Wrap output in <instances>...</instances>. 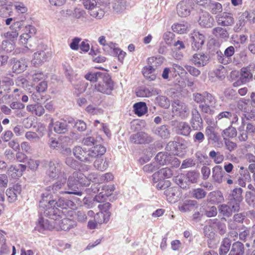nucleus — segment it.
Here are the masks:
<instances>
[{"label": "nucleus", "mask_w": 255, "mask_h": 255, "mask_svg": "<svg viewBox=\"0 0 255 255\" xmlns=\"http://www.w3.org/2000/svg\"><path fill=\"white\" fill-rule=\"evenodd\" d=\"M241 17L243 19L246 18L251 23H255V9L250 11H245L242 13Z\"/></svg>", "instance_id": "53"}, {"label": "nucleus", "mask_w": 255, "mask_h": 255, "mask_svg": "<svg viewBox=\"0 0 255 255\" xmlns=\"http://www.w3.org/2000/svg\"><path fill=\"white\" fill-rule=\"evenodd\" d=\"M212 181L214 183L221 184L224 180V176L225 175L222 167L220 165H216L212 168Z\"/></svg>", "instance_id": "23"}, {"label": "nucleus", "mask_w": 255, "mask_h": 255, "mask_svg": "<svg viewBox=\"0 0 255 255\" xmlns=\"http://www.w3.org/2000/svg\"><path fill=\"white\" fill-rule=\"evenodd\" d=\"M237 107L241 111L244 113H248L250 111L249 107H251L249 103V100L242 99L237 103Z\"/></svg>", "instance_id": "48"}, {"label": "nucleus", "mask_w": 255, "mask_h": 255, "mask_svg": "<svg viewBox=\"0 0 255 255\" xmlns=\"http://www.w3.org/2000/svg\"><path fill=\"white\" fill-rule=\"evenodd\" d=\"M153 132L162 138H167L170 136V131L168 127L163 125L155 128L152 130Z\"/></svg>", "instance_id": "31"}, {"label": "nucleus", "mask_w": 255, "mask_h": 255, "mask_svg": "<svg viewBox=\"0 0 255 255\" xmlns=\"http://www.w3.org/2000/svg\"><path fill=\"white\" fill-rule=\"evenodd\" d=\"M86 149L80 146H75L73 149V153L75 157L82 162L83 158L85 154Z\"/></svg>", "instance_id": "49"}, {"label": "nucleus", "mask_w": 255, "mask_h": 255, "mask_svg": "<svg viewBox=\"0 0 255 255\" xmlns=\"http://www.w3.org/2000/svg\"><path fill=\"white\" fill-rule=\"evenodd\" d=\"M96 158L94 162L95 168L102 171L105 170L109 166L108 160L107 158H98V157Z\"/></svg>", "instance_id": "34"}, {"label": "nucleus", "mask_w": 255, "mask_h": 255, "mask_svg": "<svg viewBox=\"0 0 255 255\" xmlns=\"http://www.w3.org/2000/svg\"><path fill=\"white\" fill-rule=\"evenodd\" d=\"M88 180L83 173L80 171H74L68 177L67 186L71 192H80L78 191L79 187L88 186Z\"/></svg>", "instance_id": "2"}, {"label": "nucleus", "mask_w": 255, "mask_h": 255, "mask_svg": "<svg viewBox=\"0 0 255 255\" xmlns=\"http://www.w3.org/2000/svg\"><path fill=\"white\" fill-rule=\"evenodd\" d=\"M159 168V166L157 163L153 162L144 165L143 167V170L144 172L151 173L158 169Z\"/></svg>", "instance_id": "59"}, {"label": "nucleus", "mask_w": 255, "mask_h": 255, "mask_svg": "<svg viewBox=\"0 0 255 255\" xmlns=\"http://www.w3.org/2000/svg\"><path fill=\"white\" fill-rule=\"evenodd\" d=\"M193 99L198 104L209 105V106H215L216 103L215 97L207 92H204L202 94L194 93L193 95Z\"/></svg>", "instance_id": "9"}, {"label": "nucleus", "mask_w": 255, "mask_h": 255, "mask_svg": "<svg viewBox=\"0 0 255 255\" xmlns=\"http://www.w3.org/2000/svg\"><path fill=\"white\" fill-rule=\"evenodd\" d=\"M186 24L175 23L172 26V29L174 32L179 34H183L186 32L187 29Z\"/></svg>", "instance_id": "52"}, {"label": "nucleus", "mask_w": 255, "mask_h": 255, "mask_svg": "<svg viewBox=\"0 0 255 255\" xmlns=\"http://www.w3.org/2000/svg\"><path fill=\"white\" fill-rule=\"evenodd\" d=\"M223 220L226 221V219L223 217L221 220L215 218L209 221L215 232H218L221 235H224L226 232V226L225 223L222 222Z\"/></svg>", "instance_id": "18"}, {"label": "nucleus", "mask_w": 255, "mask_h": 255, "mask_svg": "<svg viewBox=\"0 0 255 255\" xmlns=\"http://www.w3.org/2000/svg\"><path fill=\"white\" fill-rule=\"evenodd\" d=\"M198 207L197 201L195 200H187L178 206L179 210L182 212L191 211Z\"/></svg>", "instance_id": "28"}, {"label": "nucleus", "mask_w": 255, "mask_h": 255, "mask_svg": "<svg viewBox=\"0 0 255 255\" xmlns=\"http://www.w3.org/2000/svg\"><path fill=\"white\" fill-rule=\"evenodd\" d=\"M207 194V192L202 188L195 189L192 191V196L197 199L204 198Z\"/></svg>", "instance_id": "54"}, {"label": "nucleus", "mask_w": 255, "mask_h": 255, "mask_svg": "<svg viewBox=\"0 0 255 255\" xmlns=\"http://www.w3.org/2000/svg\"><path fill=\"white\" fill-rule=\"evenodd\" d=\"M234 47L230 46L225 49L224 54L221 51H217L216 52L217 59L221 64H228L231 62V57L234 55Z\"/></svg>", "instance_id": "12"}, {"label": "nucleus", "mask_w": 255, "mask_h": 255, "mask_svg": "<svg viewBox=\"0 0 255 255\" xmlns=\"http://www.w3.org/2000/svg\"><path fill=\"white\" fill-rule=\"evenodd\" d=\"M63 179L58 180L52 186H49L46 188L47 191H51L54 194H75L78 196L82 195V192H71L69 190L68 187L66 186V174L63 173Z\"/></svg>", "instance_id": "4"}, {"label": "nucleus", "mask_w": 255, "mask_h": 255, "mask_svg": "<svg viewBox=\"0 0 255 255\" xmlns=\"http://www.w3.org/2000/svg\"><path fill=\"white\" fill-rule=\"evenodd\" d=\"M61 169V165L58 163L50 161L48 164L46 174L50 178H56L59 176Z\"/></svg>", "instance_id": "24"}, {"label": "nucleus", "mask_w": 255, "mask_h": 255, "mask_svg": "<svg viewBox=\"0 0 255 255\" xmlns=\"http://www.w3.org/2000/svg\"><path fill=\"white\" fill-rule=\"evenodd\" d=\"M237 134V130L235 127L230 125L227 128L224 129L222 132V135L225 138H233Z\"/></svg>", "instance_id": "43"}, {"label": "nucleus", "mask_w": 255, "mask_h": 255, "mask_svg": "<svg viewBox=\"0 0 255 255\" xmlns=\"http://www.w3.org/2000/svg\"><path fill=\"white\" fill-rule=\"evenodd\" d=\"M172 113L182 119L187 118L189 110L187 104L179 100H174L171 104Z\"/></svg>", "instance_id": "7"}, {"label": "nucleus", "mask_w": 255, "mask_h": 255, "mask_svg": "<svg viewBox=\"0 0 255 255\" xmlns=\"http://www.w3.org/2000/svg\"><path fill=\"white\" fill-rule=\"evenodd\" d=\"M191 119L190 123L193 129L198 130L202 127L203 120L197 107L191 111Z\"/></svg>", "instance_id": "17"}, {"label": "nucleus", "mask_w": 255, "mask_h": 255, "mask_svg": "<svg viewBox=\"0 0 255 255\" xmlns=\"http://www.w3.org/2000/svg\"><path fill=\"white\" fill-rule=\"evenodd\" d=\"M231 246V240L228 238H224L221 242L219 250V254L220 255H226L229 251Z\"/></svg>", "instance_id": "32"}, {"label": "nucleus", "mask_w": 255, "mask_h": 255, "mask_svg": "<svg viewBox=\"0 0 255 255\" xmlns=\"http://www.w3.org/2000/svg\"><path fill=\"white\" fill-rule=\"evenodd\" d=\"M174 36L175 35L173 33L170 31H167L164 34L163 37L165 42L167 44L171 45L173 44V41Z\"/></svg>", "instance_id": "64"}, {"label": "nucleus", "mask_w": 255, "mask_h": 255, "mask_svg": "<svg viewBox=\"0 0 255 255\" xmlns=\"http://www.w3.org/2000/svg\"><path fill=\"white\" fill-rule=\"evenodd\" d=\"M212 33L218 38L227 39L229 37V34L227 30L221 27L213 28Z\"/></svg>", "instance_id": "40"}, {"label": "nucleus", "mask_w": 255, "mask_h": 255, "mask_svg": "<svg viewBox=\"0 0 255 255\" xmlns=\"http://www.w3.org/2000/svg\"><path fill=\"white\" fill-rule=\"evenodd\" d=\"M198 22L201 26L209 28L213 26L214 19L209 13L205 12L200 16Z\"/></svg>", "instance_id": "27"}, {"label": "nucleus", "mask_w": 255, "mask_h": 255, "mask_svg": "<svg viewBox=\"0 0 255 255\" xmlns=\"http://www.w3.org/2000/svg\"><path fill=\"white\" fill-rule=\"evenodd\" d=\"M191 131V128L189 125L185 122H181L177 127V132L178 134L188 136Z\"/></svg>", "instance_id": "37"}, {"label": "nucleus", "mask_w": 255, "mask_h": 255, "mask_svg": "<svg viewBox=\"0 0 255 255\" xmlns=\"http://www.w3.org/2000/svg\"><path fill=\"white\" fill-rule=\"evenodd\" d=\"M193 4L192 0H182L176 6L178 15L181 17H186L189 15L193 8Z\"/></svg>", "instance_id": "10"}, {"label": "nucleus", "mask_w": 255, "mask_h": 255, "mask_svg": "<svg viewBox=\"0 0 255 255\" xmlns=\"http://www.w3.org/2000/svg\"><path fill=\"white\" fill-rule=\"evenodd\" d=\"M130 141L135 144H147L153 141V138L147 133L143 131L132 134L129 137Z\"/></svg>", "instance_id": "11"}, {"label": "nucleus", "mask_w": 255, "mask_h": 255, "mask_svg": "<svg viewBox=\"0 0 255 255\" xmlns=\"http://www.w3.org/2000/svg\"><path fill=\"white\" fill-rule=\"evenodd\" d=\"M22 24L21 22L16 21L13 23L10 26V28L12 30L11 31H7L2 34L6 40L13 43L17 38L18 36V31L20 29Z\"/></svg>", "instance_id": "13"}, {"label": "nucleus", "mask_w": 255, "mask_h": 255, "mask_svg": "<svg viewBox=\"0 0 255 255\" xmlns=\"http://www.w3.org/2000/svg\"><path fill=\"white\" fill-rule=\"evenodd\" d=\"M242 201H237V199L231 198L227 204L231 207L234 212H238L240 209V203Z\"/></svg>", "instance_id": "57"}, {"label": "nucleus", "mask_w": 255, "mask_h": 255, "mask_svg": "<svg viewBox=\"0 0 255 255\" xmlns=\"http://www.w3.org/2000/svg\"><path fill=\"white\" fill-rule=\"evenodd\" d=\"M232 112L229 111H225L220 112L215 118L217 125L221 127H225L229 124V122L232 119Z\"/></svg>", "instance_id": "14"}, {"label": "nucleus", "mask_w": 255, "mask_h": 255, "mask_svg": "<svg viewBox=\"0 0 255 255\" xmlns=\"http://www.w3.org/2000/svg\"><path fill=\"white\" fill-rule=\"evenodd\" d=\"M208 225H206L204 228V233L205 236L208 238L212 239L213 238L215 235V231L212 228L211 225L208 221Z\"/></svg>", "instance_id": "55"}, {"label": "nucleus", "mask_w": 255, "mask_h": 255, "mask_svg": "<svg viewBox=\"0 0 255 255\" xmlns=\"http://www.w3.org/2000/svg\"><path fill=\"white\" fill-rule=\"evenodd\" d=\"M219 213L223 217H229L231 216L234 212L230 206L227 204H223L218 206Z\"/></svg>", "instance_id": "41"}, {"label": "nucleus", "mask_w": 255, "mask_h": 255, "mask_svg": "<svg viewBox=\"0 0 255 255\" xmlns=\"http://www.w3.org/2000/svg\"><path fill=\"white\" fill-rule=\"evenodd\" d=\"M154 69L151 66H147L144 67L142 71L143 76L150 81L154 80L155 78V76L153 74Z\"/></svg>", "instance_id": "46"}, {"label": "nucleus", "mask_w": 255, "mask_h": 255, "mask_svg": "<svg viewBox=\"0 0 255 255\" xmlns=\"http://www.w3.org/2000/svg\"><path fill=\"white\" fill-rule=\"evenodd\" d=\"M54 205L62 209L73 208L75 204L71 200L60 198L58 201L54 202Z\"/></svg>", "instance_id": "35"}, {"label": "nucleus", "mask_w": 255, "mask_h": 255, "mask_svg": "<svg viewBox=\"0 0 255 255\" xmlns=\"http://www.w3.org/2000/svg\"><path fill=\"white\" fill-rule=\"evenodd\" d=\"M114 87V82L107 73L102 77L101 82L95 85V88L98 92L108 95L112 94Z\"/></svg>", "instance_id": "5"}, {"label": "nucleus", "mask_w": 255, "mask_h": 255, "mask_svg": "<svg viewBox=\"0 0 255 255\" xmlns=\"http://www.w3.org/2000/svg\"><path fill=\"white\" fill-rule=\"evenodd\" d=\"M156 102L161 107L167 109L170 106V101L165 96H159L156 98Z\"/></svg>", "instance_id": "50"}, {"label": "nucleus", "mask_w": 255, "mask_h": 255, "mask_svg": "<svg viewBox=\"0 0 255 255\" xmlns=\"http://www.w3.org/2000/svg\"><path fill=\"white\" fill-rule=\"evenodd\" d=\"M54 202L55 201H49L48 204H46L43 209L39 208L40 213H43L45 216L53 220V222L58 221L64 216V214L60 210L55 208Z\"/></svg>", "instance_id": "3"}, {"label": "nucleus", "mask_w": 255, "mask_h": 255, "mask_svg": "<svg viewBox=\"0 0 255 255\" xmlns=\"http://www.w3.org/2000/svg\"><path fill=\"white\" fill-rule=\"evenodd\" d=\"M174 180L175 182L181 188L186 189L188 187L189 185L187 181V178L183 174L179 175L176 176Z\"/></svg>", "instance_id": "47"}, {"label": "nucleus", "mask_w": 255, "mask_h": 255, "mask_svg": "<svg viewBox=\"0 0 255 255\" xmlns=\"http://www.w3.org/2000/svg\"><path fill=\"white\" fill-rule=\"evenodd\" d=\"M205 134L209 140H212L214 142L218 141L217 134L215 132L214 127L208 126L205 129Z\"/></svg>", "instance_id": "44"}, {"label": "nucleus", "mask_w": 255, "mask_h": 255, "mask_svg": "<svg viewBox=\"0 0 255 255\" xmlns=\"http://www.w3.org/2000/svg\"><path fill=\"white\" fill-rule=\"evenodd\" d=\"M21 191V186L19 184H15L12 187H10L6 190V195L9 202L13 203L17 200L18 195Z\"/></svg>", "instance_id": "21"}, {"label": "nucleus", "mask_w": 255, "mask_h": 255, "mask_svg": "<svg viewBox=\"0 0 255 255\" xmlns=\"http://www.w3.org/2000/svg\"><path fill=\"white\" fill-rule=\"evenodd\" d=\"M207 8L213 14L221 12L223 10L222 5L221 3L210 1L207 5Z\"/></svg>", "instance_id": "36"}, {"label": "nucleus", "mask_w": 255, "mask_h": 255, "mask_svg": "<svg viewBox=\"0 0 255 255\" xmlns=\"http://www.w3.org/2000/svg\"><path fill=\"white\" fill-rule=\"evenodd\" d=\"M209 155L217 164L222 163L225 158L224 155L222 153L219 151L216 152L215 150L211 151L209 153Z\"/></svg>", "instance_id": "42"}, {"label": "nucleus", "mask_w": 255, "mask_h": 255, "mask_svg": "<svg viewBox=\"0 0 255 255\" xmlns=\"http://www.w3.org/2000/svg\"><path fill=\"white\" fill-rule=\"evenodd\" d=\"M133 108L135 114L138 116L143 115L147 112V107L144 102H140L134 104Z\"/></svg>", "instance_id": "38"}, {"label": "nucleus", "mask_w": 255, "mask_h": 255, "mask_svg": "<svg viewBox=\"0 0 255 255\" xmlns=\"http://www.w3.org/2000/svg\"><path fill=\"white\" fill-rule=\"evenodd\" d=\"M82 143L87 146L95 145L97 143V140L93 136H86L82 139Z\"/></svg>", "instance_id": "60"}, {"label": "nucleus", "mask_w": 255, "mask_h": 255, "mask_svg": "<svg viewBox=\"0 0 255 255\" xmlns=\"http://www.w3.org/2000/svg\"><path fill=\"white\" fill-rule=\"evenodd\" d=\"M216 19L219 25L228 26L232 25L234 23V19L231 13L224 12L216 17Z\"/></svg>", "instance_id": "19"}, {"label": "nucleus", "mask_w": 255, "mask_h": 255, "mask_svg": "<svg viewBox=\"0 0 255 255\" xmlns=\"http://www.w3.org/2000/svg\"><path fill=\"white\" fill-rule=\"evenodd\" d=\"M26 166L23 164H18L16 165H11L8 168L7 173L12 178H17L20 177L23 171L25 170Z\"/></svg>", "instance_id": "25"}, {"label": "nucleus", "mask_w": 255, "mask_h": 255, "mask_svg": "<svg viewBox=\"0 0 255 255\" xmlns=\"http://www.w3.org/2000/svg\"><path fill=\"white\" fill-rule=\"evenodd\" d=\"M106 152L105 147L102 145H95L93 148L85 151L82 162L90 163L93 159L103 155Z\"/></svg>", "instance_id": "6"}, {"label": "nucleus", "mask_w": 255, "mask_h": 255, "mask_svg": "<svg viewBox=\"0 0 255 255\" xmlns=\"http://www.w3.org/2000/svg\"><path fill=\"white\" fill-rule=\"evenodd\" d=\"M226 148L230 152L234 150L237 147L236 143L231 141L227 138H223Z\"/></svg>", "instance_id": "62"}, {"label": "nucleus", "mask_w": 255, "mask_h": 255, "mask_svg": "<svg viewBox=\"0 0 255 255\" xmlns=\"http://www.w3.org/2000/svg\"><path fill=\"white\" fill-rule=\"evenodd\" d=\"M76 226V223L72 220L64 218L62 219L55 222H50L42 217L39 218L38 224L35 227V230L39 232L45 230H51L56 229L57 230L68 231L74 228Z\"/></svg>", "instance_id": "1"}, {"label": "nucleus", "mask_w": 255, "mask_h": 255, "mask_svg": "<svg viewBox=\"0 0 255 255\" xmlns=\"http://www.w3.org/2000/svg\"><path fill=\"white\" fill-rule=\"evenodd\" d=\"M209 57L203 53L194 54L190 59V61L198 67L205 66L208 62Z\"/></svg>", "instance_id": "20"}, {"label": "nucleus", "mask_w": 255, "mask_h": 255, "mask_svg": "<svg viewBox=\"0 0 255 255\" xmlns=\"http://www.w3.org/2000/svg\"><path fill=\"white\" fill-rule=\"evenodd\" d=\"M16 86L22 88H26L28 86V81L24 77L19 76L15 80Z\"/></svg>", "instance_id": "58"}, {"label": "nucleus", "mask_w": 255, "mask_h": 255, "mask_svg": "<svg viewBox=\"0 0 255 255\" xmlns=\"http://www.w3.org/2000/svg\"><path fill=\"white\" fill-rule=\"evenodd\" d=\"M155 162L159 165L171 164L174 166H178L180 164L179 160L174 156L167 154L164 152H159L155 157Z\"/></svg>", "instance_id": "8"}, {"label": "nucleus", "mask_w": 255, "mask_h": 255, "mask_svg": "<svg viewBox=\"0 0 255 255\" xmlns=\"http://www.w3.org/2000/svg\"><path fill=\"white\" fill-rule=\"evenodd\" d=\"M106 73L104 72H94V73H89L85 75V78L87 80H89L92 82H101V79Z\"/></svg>", "instance_id": "33"}, {"label": "nucleus", "mask_w": 255, "mask_h": 255, "mask_svg": "<svg viewBox=\"0 0 255 255\" xmlns=\"http://www.w3.org/2000/svg\"><path fill=\"white\" fill-rule=\"evenodd\" d=\"M214 106H209V105L200 104L199 107L202 113L212 115L214 114L215 111L212 109L211 107Z\"/></svg>", "instance_id": "61"}, {"label": "nucleus", "mask_w": 255, "mask_h": 255, "mask_svg": "<svg viewBox=\"0 0 255 255\" xmlns=\"http://www.w3.org/2000/svg\"><path fill=\"white\" fill-rule=\"evenodd\" d=\"M192 47L194 50L199 49L205 41V36L198 31H194L191 34Z\"/></svg>", "instance_id": "16"}, {"label": "nucleus", "mask_w": 255, "mask_h": 255, "mask_svg": "<svg viewBox=\"0 0 255 255\" xmlns=\"http://www.w3.org/2000/svg\"><path fill=\"white\" fill-rule=\"evenodd\" d=\"M50 122L49 127H53L55 132L62 134L65 133L68 131V125L66 121L61 120L54 123L53 119L51 118Z\"/></svg>", "instance_id": "15"}, {"label": "nucleus", "mask_w": 255, "mask_h": 255, "mask_svg": "<svg viewBox=\"0 0 255 255\" xmlns=\"http://www.w3.org/2000/svg\"><path fill=\"white\" fill-rule=\"evenodd\" d=\"M246 200L250 206H252L255 209V196L253 192H247Z\"/></svg>", "instance_id": "63"}, {"label": "nucleus", "mask_w": 255, "mask_h": 255, "mask_svg": "<svg viewBox=\"0 0 255 255\" xmlns=\"http://www.w3.org/2000/svg\"><path fill=\"white\" fill-rule=\"evenodd\" d=\"M49 57V54L46 53L44 51H37L34 53L32 63L35 67H38L46 61Z\"/></svg>", "instance_id": "26"}, {"label": "nucleus", "mask_w": 255, "mask_h": 255, "mask_svg": "<svg viewBox=\"0 0 255 255\" xmlns=\"http://www.w3.org/2000/svg\"><path fill=\"white\" fill-rule=\"evenodd\" d=\"M155 90H150L146 87H140L136 92V96L139 97H149L151 96Z\"/></svg>", "instance_id": "45"}, {"label": "nucleus", "mask_w": 255, "mask_h": 255, "mask_svg": "<svg viewBox=\"0 0 255 255\" xmlns=\"http://www.w3.org/2000/svg\"><path fill=\"white\" fill-rule=\"evenodd\" d=\"M199 176V174L194 171L189 172L186 175L187 181L192 183H196Z\"/></svg>", "instance_id": "56"}, {"label": "nucleus", "mask_w": 255, "mask_h": 255, "mask_svg": "<svg viewBox=\"0 0 255 255\" xmlns=\"http://www.w3.org/2000/svg\"><path fill=\"white\" fill-rule=\"evenodd\" d=\"M164 193L167 200L171 203H175L178 200L180 194L178 188L176 187H168L164 191Z\"/></svg>", "instance_id": "22"}, {"label": "nucleus", "mask_w": 255, "mask_h": 255, "mask_svg": "<svg viewBox=\"0 0 255 255\" xmlns=\"http://www.w3.org/2000/svg\"><path fill=\"white\" fill-rule=\"evenodd\" d=\"M245 247L243 243L240 242L234 243L231 248L229 255H244Z\"/></svg>", "instance_id": "29"}, {"label": "nucleus", "mask_w": 255, "mask_h": 255, "mask_svg": "<svg viewBox=\"0 0 255 255\" xmlns=\"http://www.w3.org/2000/svg\"><path fill=\"white\" fill-rule=\"evenodd\" d=\"M240 78L245 84L249 82L253 78V74L248 67L241 69Z\"/></svg>", "instance_id": "39"}, {"label": "nucleus", "mask_w": 255, "mask_h": 255, "mask_svg": "<svg viewBox=\"0 0 255 255\" xmlns=\"http://www.w3.org/2000/svg\"><path fill=\"white\" fill-rule=\"evenodd\" d=\"M27 63L25 60H16L13 59L12 62V70L15 73H21L26 70L27 67Z\"/></svg>", "instance_id": "30"}, {"label": "nucleus", "mask_w": 255, "mask_h": 255, "mask_svg": "<svg viewBox=\"0 0 255 255\" xmlns=\"http://www.w3.org/2000/svg\"><path fill=\"white\" fill-rule=\"evenodd\" d=\"M90 14L93 17L101 19L104 15V11L97 5L90 10Z\"/></svg>", "instance_id": "51"}]
</instances>
